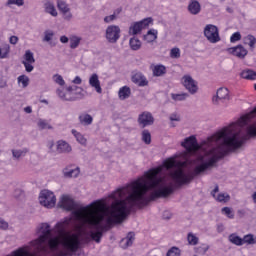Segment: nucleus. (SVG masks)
Here are the masks:
<instances>
[{"label":"nucleus","mask_w":256,"mask_h":256,"mask_svg":"<svg viewBox=\"0 0 256 256\" xmlns=\"http://www.w3.org/2000/svg\"><path fill=\"white\" fill-rule=\"evenodd\" d=\"M10 53L11 46H9V44H3L2 47H0V59H8Z\"/></svg>","instance_id":"a878e982"},{"label":"nucleus","mask_w":256,"mask_h":256,"mask_svg":"<svg viewBox=\"0 0 256 256\" xmlns=\"http://www.w3.org/2000/svg\"><path fill=\"white\" fill-rule=\"evenodd\" d=\"M72 95H77V96H75V100L79 99V97H83V94H79L78 91H74V93Z\"/></svg>","instance_id":"0e129e2a"},{"label":"nucleus","mask_w":256,"mask_h":256,"mask_svg":"<svg viewBox=\"0 0 256 256\" xmlns=\"http://www.w3.org/2000/svg\"><path fill=\"white\" fill-rule=\"evenodd\" d=\"M189 245H197L199 243V238L193 233H189L187 236Z\"/></svg>","instance_id":"37998d69"},{"label":"nucleus","mask_w":256,"mask_h":256,"mask_svg":"<svg viewBox=\"0 0 256 256\" xmlns=\"http://www.w3.org/2000/svg\"><path fill=\"white\" fill-rule=\"evenodd\" d=\"M60 41L61 43H69V38L67 36H61Z\"/></svg>","instance_id":"13d9d810"},{"label":"nucleus","mask_w":256,"mask_h":256,"mask_svg":"<svg viewBox=\"0 0 256 256\" xmlns=\"http://www.w3.org/2000/svg\"><path fill=\"white\" fill-rule=\"evenodd\" d=\"M188 11L190 15H199V13H201V3L197 0H190L188 3Z\"/></svg>","instance_id":"ddd939ff"},{"label":"nucleus","mask_w":256,"mask_h":256,"mask_svg":"<svg viewBox=\"0 0 256 256\" xmlns=\"http://www.w3.org/2000/svg\"><path fill=\"white\" fill-rule=\"evenodd\" d=\"M57 7H58L59 11H61V13H65L67 11H71V9L69 8V4H67L63 0H58L57 1Z\"/></svg>","instance_id":"2f4dec72"},{"label":"nucleus","mask_w":256,"mask_h":256,"mask_svg":"<svg viewBox=\"0 0 256 256\" xmlns=\"http://www.w3.org/2000/svg\"><path fill=\"white\" fill-rule=\"evenodd\" d=\"M200 251L205 254L206 252L209 251V246H202V247H200Z\"/></svg>","instance_id":"bf43d9fd"},{"label":"nucleus","mask_w":256,"mask_h":256,"mask_svg":"<svg viewBox=\"0 0 256 256\" xmlns=\"http://www.w3.org/2000/svg\"><path fill=\"white\" fill-rule=\"evenodd\" d=\"M18 83H21L22 87L25 89V87L29 86V77L26 75H20L18 77Z\"/></svg>","instance_id":"ea45409f"},{"label":"nucleus","mask_w":256,"mask_h":256,"mask_svg":"<svg viewBox=\"0 0 256 256\" xmlns=\"http://www.w3.org/2000/svg\"><path fill=\"white\" fill-rule=\"evenodd\" d=\"M72 83H74V85H81V83H83V80L81 79V77L76 76L73 80Z\"/></svg>","instance_id":"4d7b16f0"},{"label":"nucleus","mask_w":256,"mask_h":256,"mask_svg":"<svg viewBox=\"0 0 256 256\" xmlns=\"http://www.w3.org/2000/svg\"><path fill=\"white\" fill-rule=\"evenodd\" d=\"M22 65H24L27 73H31V71H33V69H35V67H33V62H22Z\"/></svg>","instance_id":"8fccbe9b"},{"label":"nucleus","mask_w":256,"mask_h":256,"mask_svg":"<svg viewBox=\"0 0 256 256\" xmlns=\"http://www.w3.org/2000/svg\"><path fill=\"white\" fill-rule=\"evenodd\" d=\"M25 113H33V109L31 108V106H27L24 108Z\"/></svg>","instance_id":"e2e57ef3"},{"label":"nucleus","mask_w":256,"mask_h":256,"mask_svg":"<svg viewBox=\"0 0 256 256\" xmlns=\"http://www.w3.org/2000/svg\"><path fill=\"white\" fill-rule=\"evenodd\" d=\"M66 91H68V94L71 96L73 95V93H75V91L78 92V95H81V93H83V88L79 87V86H68L66 88Z\"/></svg>","instance_id":"f704fd0d"},{"label":"nucleus","mask_w":256,"mask_h":256,"mask_svg":"<svg viewBox=\"0 0 256 256\" xmlns=\"http://www.w3.org/2000/svg\"><path fill=\"white\" fill-rule=\"evenodd\" d=\"M166 256H181V250L177 247H172L168 250Z\"/></svg>","instance_id":"a18cd8bd"},{"label":"nucleus","mask_w":256,"mask_h":256,"mask_svg":"<svg viewBox=\"0 0 256 256\" xmlns=\"http://www.w3.org/2000/svg\"><path fill=\"white\" fill-rule=\"evenodd\" d=\"M182 81H183V85H184L185 89H187V91H189V93L191 95H195V93H197V91H199L197 82L193 79V77H191L189 75H185V76H183Z\"/></svg>","instance_id":"6e6552de"},{"label":"nucleus","mask_w":256,"mask_h":256,"mask_svg":"<svg viewBox=\"0 0 256 256\" xmlns=\"http://www.w3.org/2000/svg\"><path fill=\"white\" fill-rule=\"evenodd\" d=\"M222 213L228 217V219H235V214L233 213V210L229 207L222 208Z\"/></svg>","instance_id":"c03bdc74"},{"label":"nucleus","mask_w":256,"mask_h":256,"mask_svg":"<svg viewBox=\"0 0 256 256\" xmlns=\"http://www.w3.org/2000/svg\"><path fill=\"white\" fill-rule=\"evenodd\" d=\"M53 35H55V33H53L52 30H46L44 32V39H43V41H46V43H49V41H51V39H53Z\"/></svg>","instance_id":"de8ad7c7"},{"label":"nucleus","mask_w":256,"mask_h":256,"mask_svg":"<svg viewBox=\"0 0 256 256\" xmlns=\"http://www.w3.org/2000/svg\"><path fill=\"white\" fill-rule=\"evenodd\" d=\"M163 218L164 219H171V213H169V211L164 212Z\"/></svg>","instance_id":"052dcab7"},{"label":"nucleus","mask_w":256,"mask_h":256,"mask_svg":"<svg viewBox=\"0 0 256 256\" xmlns=\"http://www.w3.org/2000/svg\"><path fill=\"white\" fill-rule=\"evenodd\" d=\"M118 97L121 101L129 99V97H131V88H129V86L121 87L118 91Z\"/></svg>","instance_id":"6ab92c4d"},{"label":"nucleus","mask_w":256,"mask_h":256,"mask_svg":"<svg viewBox=\"0 0 256 256\" xmlns=\"http://www.w3.org/2000/svg\"><path fill=\"white\" fill-rule=\"evenodd\" d=\"M18 42H19V37L17 36H11L9 39V43H11V45H17Z\"/></svg>","instance_id":"6e6d98bb"},{"label":"nucleus","mask_w":256,"mask_h":256,"mask_svg":"<svg viewBox=\"0 0 256 256\" xmlns=\"http://www.w3.org/2000/svg\"><path fill=\"white\" fill-rule=\"evenodd\" d=\"M244 44L248 45L250 47V49H255V45H256V38L253 35H247L246 37H244Z\"/></svg>","instance_id":"c85d7f7f"},{"label":"nucleus","mask_w":256,"mask_h":256,"mask_svg":"<svg viewBox=\"0 0 256 256\" xmlns=\"http://www.w3.org/2000/svg\"><path fill=\"white\" fill-rule=\"evenodd\" d=\"M29 153V149L22 148V149H13L12 156L14 159H21V157H25Z\"/></svg>","instance_id":"393cba45"},{"label":"nucleus","mask_w":256,"mask_h":256,"mask_svg":"<svg viewBox=\"0 0 256 256\" xmlns=\"http://www.w3.org/2000/svg\"><path fill=\"white\" fill-rule=\"evenodd\" d=\"M81 43V37L71 36L70 37V49H77Z\"/></svg>","instance_id":"7c9ffc66"},{"label":"nucleus","mask_w":256,"mask_h":256,"mask_svg":"<svg viewBox=\"0 0 256 256\" xmlns=\"http://www.w3.org/2000/svg\"><path fill=\"white\" fill-rule=\"evenodd\" d=\"M151 23H153V18H151V17L144 18L143 20H141L139 22H135L129 28L130 35H138V33H141V31H143V29H147V27H149V25H151Z\"/></svg>","instance_id":"39448f33"},{"label":"nucleus","mask_w":256,"mask_h":256,"mask_svg":"<svg viewBox=\"0 0 256 256\" xmlns=\"http://www.w3.org/2000/svg\"><path fill=\"white\" fill-rule=\"evenodd\" d=\"M71 133L75 137L77 143H79L80 145H83V147L87 146V138H85V136L81 134V132L75 129H72Z\"/></svg>","instance_id":"aec40b11"},{"label":"nucleus","mask_w":256,"mask_h":256,"mask_svg":"<svg viewBox=\"0 0 256 256\" xmlns=\"http://www.w3.org/2000/svg\"><path fill=\"white\" fill-rule=\"evenodd\" d=\"M170 121H181V117L177 113H173L169 117Z\"/></svg>","instance_id":"5fc2aeb1"},{"label":"nucleus","mask_w":256,"mask_h":256,"mask_svg":"<svg viewBox=\"0 0 256 256\" xmlns=\"http://www.w3.org/2000/svg\"><path fill=\"white\" fill-rule=\"evenodd\" d=\"M238 215H245V211H243V210H238Z\"/></svg>","instance_id":"338daca9"},{"label":"nucleus","mask_w":256,"mask_h":256,"mask_svg":"<svg viewBox=\"0 0 256 256\" xmlns=\"http://www.w3.org/2000/svg\"><path fill=\"white\" fill-rule=\"evenodd\" d=\"M242 79H247L248 81H256L255 70L246 69L241 72Z\"/></svg>","instance_id":"4be33fe9"},{"label":"nucleus","mask_w":256,"mask_h":256,"mask_svg":"<svg viewBox=\"0 0 256 256\" xmlns=\"http://www.w3.org/2000/svg\"><path fill=\"white\" fill-rule=\"evenodd\" d=\"M204 36L209 43H219L221 36H219V28L213 24H208L204 28Z\"/></svg>","instance_id":"20e7f679"},{"label":"nucleus","mask_w":256,"mask_h":256,"mask_svg":"<svg viewBox=\"0 0 256 256\" xmlns=\"http://www.w3.org/2000/svg\"><path fill=\"white\" fill-rule=\"evenodd\" d=\"M105 38L108 43H117L121 38V28L117 25H110L106 28Z\"/></svg>","instance_id":"423d86ee"},{"label":"nucleus","mask_w":256,"mask_h":256,"mask_svg":"<svg viewBox=\"0 0 256 256\" xmlns=\"http://www.w3.org/2000/svg\"><path fill=\"white\" fill-rule=\"evenodd\" d=\"M237 41H241V33L235 32L232 34L230 37V42L231 43H237Z\"/></svg>","instance_id":"09e8293b"},{"label":"nucleus","mask_w":256,"mask_h":256,"mask_svg":"<svg viewBox=\"0 0 256 256\" xmlns=\"http://www.w3.org/2000/svg\"><path fill=\"white\" fill-rule=\"evenodd\" d=\"M56 93H57L58 97L60 99H62V101H75V99H76L75 97L71 96L69 94V92L65 93V90L63 88H58L56 90Z\"/></svg>","instance_id":"412c9836"},{"label":"nucleus","mask_w":256,"mask_h":256,"mask_svg":"<svg viewBox=\"0 0 256 256\" xmlns=\"http://www.w3.org/2000/svg\"><path fill=\"white\" fill-rule=\"evenodd\" d=\"M154 121L153 114L150 112H143L138 117V123L142 129H144V127H149V125H153Z\"/></svg>","instance_id":"1a4fd4ad"},{"label":"nucleus","mask_w":256,"mask_h":256,"mask_svg":"<svg viewBox=\"0 0 256 256\" xmlns=\"http://www.w3.org/2000/svg\"><path fill=\"white\" fill-rule=\"evenodd\" d=\"M24 59L26 63H35V57L33 56V52L31 50H27L24 55Z\"/></svg>","instance_id":"e433bc0d"},{"label":"nucleus","mask_w":256,"mask_h":256,"mask_svg":"<svg viewBox=\"0 0 256 256\" xmlns=\"http://www.w3.org/2000/svg\"><path fill=\"white\" fill-rule=\"evenodd\" d=\"M159 197H167V160L145 172L138 180L116 190L105 200L75 209V201L63 195L58 205L65 211H72L74 219L80 222L81 227L91 229L88 235L92 241L101 243L107 229L103 221L109 226L123 223L133 207H145L149 201H155Z\"/></svg>","instance_id":"f257e3e1"},{"label":"nucleus","mask_w":256,"mask_h":256,"mask_svg":"<svg viewBox=\"0 0 256 256\" xmlns=\"http://www.w3.org/2000/svg\"><path fill=\"white\" fill-rule=\"evenodd\" d=\"M154 77H163L167 73V68L163 64H157L151 66Z\"/></svg>","instance_id":"2eb2a0df"},{"label":"nucleus","mask_w":256,"mask_h":256,"mask_svg":"<svg viewBox=\"0 0 256 256\" xmlns=\"http://www.w3.org/2000/svg\"><path fill=\"white\" fill-rule=\"evenodd\" d=\"M14 197H15V199H21V197H23V190H21V189H16L15 191H14Z\"/></svg>","instance_id":"603ef678"},{"label":"nucleus","mask_w":256,"mask_h":256,"mask_svg":"<svg viewBox=\"0 0 256 256\" xmlns=\"http://www.w3.org/2000/svg\"><path fill=\"white\" fill-rule=\"evenodd\" d=\"M228 240L232 245H236L237 247L243 246V238L239 237L236 233L230 234Z\"/></svg>","instance_id":"b1692460"},{"label":"nucleus","mask_w":256,"mask_h":256,"mask_svg":"<svg viewBox=\"0 0 256 256\" xmlns=\"http://www.w3.org/2000/svg\"><path fill=\"white\" fill-rule=\"evenodd\" d=\"M129 45L132 51H139V49H141V40L137 37H133L129 40Z\"/></svg>","instance_id":"bb28decb"},{"label":"nucleus","mask_w":256,"mask_h":256,"mask_svg":"<svg viewBox=\"0 0 256 256\" xmlns=\"http://www.w3.org/2000/svg\"><path fill=\"white\" fill-rule=\"evenodd\" d=\"M89 85L93 87L96 92L103 93V88H101V81H99V75L92 74L89 78Z\"/></svg>","instance_id":"f8f14e48"},{"label":"nucleus","mask_w":256,"mask_h":256,"mask_svg":"<svg viewBox=\"0 0 256 256\" xmlns=\"http://www.w3.org/2000/svg\"><path fill=\"white\" fill-rule=\"evenodd\" d=\"M132 82L139 87H147V85H149L147 77H145V75H143L141 72H137L132 76Z\"/></svg>","instance_id":"9b49d317"},{"label":"nucleus","mask_w":256,"mask_h":256,"mask_svg":"<svg viewBox=\"0 0 256 256\" xmlns=\"http://www.w3.org/2000/svg\"><path fill=\"white\" fill-rule=\"evenodd\" d=\"M78 121L84 127H89V125H93V116L87 113H82L79 115Z\"/></svg>","instance_id":"4468645a"},{"label":"nucleus","mask_w":256,"mask_h":256,"mask_svg":"<svg viewBox=\"0 0 256 256\" xmlns=\"http://www.w3.org/2000/svg\"><path fill=\"white\" fill-rule=\"evenodd\" d=\"M37 125H38L39 129H41V130L53 129V126H51V124H49V122L45 119H39L37 122Z\"/></svg>","instance_id":"473e14b6"},{"label":"nucleus","mask_w":256,"mask_h":256,"mask_svg":"<svg viewBox=\"0 0 256 256\" xmlns=\"http://www.w3.org/2000/svg\"><path fill=\"white\" fill-rule=\"evenodd\" d=\"M142 141H144L146 145H149L151 143V133H149V130H143Z\"/></svg>","instance_id":"a19ab883"},{"label":"nucleus","mask_w":256,"mask_h":256,"mask_svg":"<svg viewBox=\"0 0 256 256\" xmlns=\"http://www.w3.org/2000/svg\"><path fill=\"white\" fill-rule=\"evenodd\" d=\"M256 245V238L253 234H247L242 238V245Z\"/></svg>","instance_id":"cd10ccee"},{"label":"nucleus","mask_w":256,"mask_h":256,"mask_svg":"<svg viewBox=\"0 0 256 256\" xmlns=\"http://www.w3.org/2000/svg\"><path fill=\"white\" fill-rule=\"evenodd\" d=\"M0 229H9V223L4 221L3 218H0Z\"/></svg>","instance_id":"864d4df0"},{"label":"nucleus","mask_w":256,"mask_h":256,"mask_svg":"<svg viewBox=\"0 0 256 256\" xmlns=\"http://www.w3.org/2000/svg\"><path fill=\"white\" fill-rule=\"evenodd\" d=\"M173 101H185L189 97L188 93L171 94Z\"/></svg>","instance_id":"c9c22d12"},{"label":"nucleus","mask_w":256,"mask_h":256,"mask_svg":"<svg viewBox=\"0 0 256 256\" xmlns=\"http://www.w3.org/2000/svg\"><path fill=\"white\" fill-rule=\"evenodd\" d=\"M44 11L45 13H48V15H51L52 17H57V15H59L57 13V9L55 8V4H53V2L47 0L44 3Z\"/></svg>","instance_id":"a211bd4d"},{"label":"nucleus","mask_w":256,"mask_h":256,"mask_svg":"<svg viewBox=\"0 0 256 256\" xmlns=\"http://www.w3.org/2000/svg\"><path fill=\"white\" fill-rule=\"evenodd\" d=\"M62 13H63L64 19L66 21H71V19H73V14L71 13L70 10H68L66 12H62Z\"/></svg>","instance_id":"3c124183"},{"label":"nucleus","mask_w":256,"mask_h":256,"mask_svg":"<svg viewBox=\"0 0 256 256\" xmlns=\"http://www.w3.org/2000/svg\"><path fill=\"white\" fill-rule=\"evenodd\" d=\"M216 193H219V186H215L214 191L211 192L212 197H216Z\"/></svg>","instance_id":"680f3d73"},{"label":"nucleus","mask_w":256,"mask_h":256,"mask_svg":"<svg viewBox=\"0 0 256 256\" xmlns=\"http://www.w3.org/2000/svg\"><path fill=\"white\" fill-rule=\"evenodd\" d=\"M64 176H66V177H69V178H71V177H79V173H80V171H79V168H74V169H64Z\"/></svg>","instance_id":"c756f323"},{"label":"nucleus","mask_w":256,"mask_h":256,"mask_svg":"<svg viewBox=\"0 0 256 256\" xmlns=\"http://www.w3.org/2000/svg\"><path fill=\"white\" fill-rule=\"evenodd\" d=\"M39 203L46 209H53L57 203V198L52 191L42 190L39 195Z\"/></svg>","instance_id":"7ed1b4c3"},{"label":"nucleus","mask_w":256,"mask_h":256,"mask_svg":"<svg viewBox=\"0 0 256 256\" xmlns=\"http://www.w3.org/2000/svg\"><path fill=\"white\" fill-rule=\"evenodd\" d=\"M230 99L229 89L219 88L216 94L212 97V103L213 105H221V103H227Z\"/></svg>","instance_id":"0eeeda50"},{"label":"nucleus","mask_w":256,"mask_h":256,"mask_svg":"<svg viewBox=\"0 0 256 256\" xmlns=\"http://www.w3.org/2000/svg\"><path fill=\"white\" fill-rule=\"evenodd\" d=\"M133 241H135V233L129 232L127 236L121 240L120 245L123 249H127V247L133 245Z\"/></svg>","instance_id":"dca6fc26"},{"label":"nucleus","mask_w":256,"mask_h":256,"mask_svg":"<svg viewBox=\"0 0 256 256\" xmlns=\"http://www.w3.org/2000/svg\"><path fill=\"white\" fill-rule=\"evenodd\" d=\"M228 53L231 55H234L235 57H238V59H245L247 57V49L243 47V45H238L236 47L228 48Z\"/></svg>","instance_id":"9d476101"},{"label":"nucleus","mask_w":256,"mask_h":256,"mask_svg":"<svg viewBox=\"0 0 256 256\" xmlns=\"http://www.w3.org/2000/svg\"><path fill=\"white\" fill-rule=\"evenodd\" d=\"M170 57L172 59H179V57H181V50L179 48H172L170 51Z\"/></svg>","instance_id":"49530a36"},{"label":"nucleus","mask_w":256,"mask_h":256,"mask_svg":"<svg viewBox=\"0 0 256 256\" xmlns=\"http://www.w3.org/2000/svg\"><path fill=\"white\" fill-rule=\"evenodd\" d=\"M6 5L7 7H11V5H16V7H23V5H25V0H8Z\"/></svg>","instance_id":"58836bf2"},{"label":"nucleus","mask_w":256,"mask_h":256,"mask_svg":"<svg viewBox=\"0 0 256 256\" xmlns=\"http://www.w3.org/2000/svg\"><path fill=\"white\" fill-rule=\"evenodd\" d=\"M119 13H121V10L114 11V13L112 15L106 16L104 18V22H106V23H113V21H115V19H117V16L119 15Z\"/></svg>","instance_id":"4c0bfd02"},{"label":"nucleus","mask_w":256,"mask_h":256,"mask_svg":"<svg viewBox=\"0 0 256 256\" xmlns=\"http://www.w3.org/2000/svg\"><path fill=\"white\" fill-rule=\"evenodd\" d=\"M256 137V107L248 114L242 116V143Z\"/></svg>","instance_id":"f03ea898"},{"label":"nucleus","mask_w":256,"mask_h":256,"mask_svg":"<svg viewBox=\"0 0 256 256\" xmlns=\"http://www.w3.org/2000/svg\"><path fill=\"white\" fill-rule=\"evenodd\" d=\"M253 202L256 204V191L252 194Z\"/></svg>","instance_id":"69168bd1"},{"label":"nucleus","mask_w":256,"mask_h":256,"mask_svg":"<svg viewBox=\"0 0 256 256\" xmlns=\"http://www.w3.org/2000/svg\"><path fill=\"white\" fill-rule=\"evenodd\" d=\"M218 231L221 233V231H223V226H218Z\"/></svg>","instance_id":"774afa93"},{"label":"nucleus","mask_w":256,"mask_h":256,"mask_svg":"<svg viewBox=\"0 0 256 256\" xmlns=\"http://www.w3.org/2000/svg\"><path fill=\"white\" fill-rule=\"evenodd\" d=\"M214 198L219 203H227L231 199V196H229V194H227V193H220V194H218L217 197H214Z\"/></svg>","instance_id":"72a5a7b5"},{"label":"nucleus","mask_w":256,"mask_h":256,"mask_svg":"<svg viewBox=\"0 0 256 256\" xmlns=\"http://www.w3.org/2000/svg\"><path fill=\"white\" fill-rule=\"evenodd\" d=\"M57 151L58 153H71L72 148L69 143L65 140H59L57 142Z\"/></svg>","instance_id":"f3484780"},{"label":"nucleus","mask_w":256,"mask_h":256,"mask_svg":"<svg viewBox=\"0 0 256 256\" xmlns=\"http://www.w3.org/2000/svg\"><path fill=\"white\" fill-rule=\"evenodd\" d=\"M54 83H57V85H60V87H63L65 85V80L63 79V76L59 74H55L52 77Z\"/></svg>","instance_id":"79ce46f5"},{"label":"nucleus","mask_w":256,"mask_h":256,"mask_svg":"<svg viewBox=\"0 0 256 256\" xmlns=\"http://www.w3.org/2000/svg\"><path fill=\"white\" fill-rule=\"evenodd\" d=\"M157 35H159V32L156 29H150L146 35H144V40L147 41V43H153V41H156Z\"/></svg>","instance_id":"5701e85b"}]
</instances>
